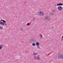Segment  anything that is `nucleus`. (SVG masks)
Listing matches in <instances>:
<instances>
[{"mask_svg": "<svg viewBox=\"0 0 63 63\" xmlns=\"http://www.w3.org/2000/svg\"><path fill=\"white\" fill-rule=\"evenodd\" d=\"M58 8L59 11H61L62 9H63L62 7L61 6H59Z\"/></svg>", "mask_w": 63, "mask_h": 63, "instance_id": "1", "label": "nucleus"}, {"mask_svg": "<svg viewBox=\"0 0 63 63\" xmlns=\"http://www.w3.org/2000/svg\"><path fill=\"white\" fill-rule=\"evenodd\" d=\"M58 58H63V54H59Z\"/></svg>", "mask_w": 63, "mask_h": 63, "instance_id": "2", "label": "nucleus"}, {"mask_svg": "<svg viewBox=\"0 0 63 63\" xmlns=\"http://www.w3.org/2000/svg\"><path fill=\"white\" fill-rule=\"evenodd\" d=\"M45 19L47 20V21H49L50 20V19L49 18V17L48 16H46L45 17Z\"/></svg>", "mask_w": 63, "mask_h": 63, "instance_id": "3", "label": "nucleus"}, {"mask_svg": "<svg viewBox=\"0 0 63 63\" xmlns=\"http://www.w3.org/2000/svg\"><path fill=\"white\" fill-rule=\"evenodd\" d=\"M38 14L40 16H43L44 15V13L42 12H40L38 13Z\"/></svg>", "mask_w": 63, "mask_h": 63, "instance_id": "4", "label": "nucleus"}, {"mask_svg": "<svg viewBox=\"0 0 63 63\" xmlns=\"http://www.w3.org/2000/svg\"><path fill=\"white\" fill-rule=\"evenodd\" d=\"M57 6H63V4L61 3H59V4H58L57 5Z\"/></svg>", "mask_w": 63, "mask_h": 63, "instance_id": "5", "label": "nucleus"}, {"mask_svg": "<svg viewBox=\"0 0 63 63\" xmlns=\"http://www.w3.org/2000/svg\"><path fill=\"white\" fill-rule=\"evenodd\" d=\"M53 12H52L51 13V15H53V14H54V12L55 11L54 10H53Z\"/></svg>", "mask_w": 63, "mask_h": 63, "instance_id": "6", "label": "nucleus"}, {"mask_svg": "<svg viewBox=\"0 0 63 63\" xmlns=\"http://www.w3.org/2000/svg\"><path fill=\"white\" fill-rule=\"evenodd\" d=\"M36 44L37 46H39V43L38 42H36Z\"/></svg>", "mask_w": 63, "mask_h": 63, "instance_id": "7", "label": "nucleus"}, {"mask_svg": "<svg viewBox=\"0 0 63 63\" xmlns=\"http://www.w3.org/2000/svg\"><path fill=\"white\" fill-rule=\"evenodd\" d=\"M0 24L1 25H4V23L2 22H0Z\"/></svg>", "mask_w": 63, "mask_h": 63, "instance_id": "8", "label": "nucleus"}, {"mask_svg": "<svg viewBox=\"0 0 63 63\" xmlns=\"http://www.w3.org/2000/svg\"><path fill=\"white\" fill-rule=\"evenodd\" d=\"M1 21H3V22L4 23H6V21H5V20H1Z\"/></svg>", "mask_w": 63, "mask_h": 63, "instance_id": "9", "label": "nucleus"}, {"mask_svg": "<svg viewBox=\"0 0 63 63\" xmlns=\"http://www.w3.org/2000/svg\"><path fill=\"white\" fill-rule=\"evenodd\" d=\"M37 60H40V59H40V57L37 58Z\"/></svg>", "mask_w": 63, "mask_h": 63, "instance_id": "10", "label": "nucleus"}, {"mask_svg": "<svg viewBox=\"0 0 63 63\" xmlns=\"http://www.w3.org/2000/svg\"><path fill=\"white\" fill-rule=\"evenodd\" d=\"M32 45L33 46H35V44L34 43L32 44Z\"/></svg>", "mask_w": 63, "mask_h": 63, "instance_id": "11", "label": "nucleus"}, {"mask_svg": "<svg viewBox=\"0 0 63 63\" xmlns=\"http://www.w3.org/2000/svg\"><path fill=\"white\" fill-rule=\"evenodd\" d=\"M27 25H28L29 26L30 25V24H29V23H27Z\"/></svg>", "mask_w": 63, "mask_h": 63, "instance_id": "12", "label": "nucleus"}, {"mask_svg": "<svg viewBox=\"0 0 63 63\" xmlns=\"http://www.w3.org/2000/svg\"><path fill=\"white\" fill-rule=\"evenodd\" d=\"M3 29V27H0V29Z\"/></svg>", "mask_w": 63, "mask_h": 63, "instance_id": "13", "label": "nucleus"}, {"mask_svg": "<svg viewBox=\"0 0 63 63\" xmlns=\"http://www.w3.org/2000/svg\"><path fill=\"white\" fill-rule=\"evenodd\" d=\"M33 54H34V55H37V54L34 53Z\"/></svg>", "mask_w": 63, "mask_h": 63, "instance_id": "14", "label": "nucleus"}, {"mask_svg": "<svg viewBox=\"0 0 63 63\" xmlns=\"http://www.w3.org/2000/svg\"><path fill=\"white\" fill-rule=\"evenodd\" d=\"M2 48V46H0V49H1Z\"/></svg>", "mask_w": 63, "mask_h": 63, "instance_id": "15", "label": "nucleus"}, {"mask_svg": "<svg viewBox=\"0 0 63 63\" xmlns=\"http://www.w3.org/2000/svg\"><path fill=\"white\" fill-rule=\"evenodd\" d=\"M40 39H42V38H43V37H42V36H41V37H40Z\"/></svg>", "mask_w": 63, "mask_h": 63, "instance_id": "16", "label": "nucleus"}, {"mask_svg": "<svg viewBox=\"0 0 63 63\" xmlns=\"http://www.w3.org/2000/svg\"><path fill=\"white\" fill-rule=\"evenodd\" d=\"M37 47V48H40V47Z\"/></svg>", "mask_w": 63, "mask_h": 63, "instance_id": "17", "label": "nucleus"}, {"mask_svg": "<svg viewBox=\"0 0 63 63\" xmlns=\"http://www.w3.org/2000/svg\"><path fill=\"white\" fill-rule=\"evenodd\" d=\"M35 18H34L33 19V21H34V20H35Z\"/></svg>", "mask_w": 63, "mask_h": 63, "instance_id": "18", "label": "nucleus"}, {"mask_svg": "<svg viewBox=\"0 0 63 63\" xmlns=\"http://www.w3.org/2000/svg\"><path fill=\"white\" fill-rule=\"evenodd\" d=\"M37 56H38V57H39L40 56V55H38Z\"/></svg>", "mask_w": 63, "mask_h": 63, "instance_id": "19", "label": "nucleus"}, {"mask_svg": "<svg viewBox=\"0 0 63 63\" xmlns=\"http://www.w3.org/2000/svg\"><path fill=\"white\" fill-rule=\"evenodd\" d=\"M62 38H63V36H62Z\"/></svg>", "mask_w": 63, "mask_h": 63, "instance_id": "20", "label": "nucleus"}, {"mask_svg": "<svg viewBox=\"0 0 63 63\" xmlns=\"http://www.w3.org/2000/svg\"><path fill=\"white\" fill-rule=\"evenodd\" d=\"M35 58H36V57H35Z\"/></svg>", "mask_w": 63, "mask_h": 63, "instance_id": "21", "label": "nucleus"}]
</instances>
